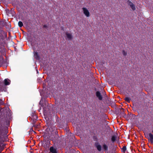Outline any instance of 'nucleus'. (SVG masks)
<instances>
[{
  "mask_svg": "<svg viewBox=\"0 0 153 153\" xmlns=\"http://www.w3.org/2000/svg\"><path fill=\"white\" fill-rule=\"evenodd\" d=\"M149 135L150 140H153V135L151 133H150Z\"/></svg>",
  "mask_w": 153,
  "mask_h": 153,
  "instance_id": "20",
  "label": "nucleus"
},
{
  "mask_svg": "<svg viewBox=\"0 0 153 153\" xmlns=\"http://www.w3.org/2000/svg\"><path fill=\"white\" fill-rule=\"evenodd\" d=\"M43 27L44 28H47L48 27H47V26L46 25H43Z\"/></svg>",
  "mask_w": 153,
  "mask_h": 153,
  "instance_id": "22",
  "label": "nucleus"
},
{
  "mask_svg": "<svg viewBox=\"0 0 153 153\" xmlns=\"http://www.w3.org/2000/svg\"><path fill=\"white\" fill-rule=\"evenodd\" d=\"M124 110V109L122 108L118 109V114L121 117H123L124 118L126 117V116Z\"/></svg>",
  "mask_w": 153,
  "mask_h": 153,
  "instance_id": "3",
  "label": "nucleus"
},
{
  "mask_svg": "<svg viewBox=\"0 0 153 153\" xmlns=\"http://www.w3.org/2000/svg\"><path fill=\"white\" fill-rule=\"evenodd\" d=\"M117 139V137L115 135L113 136L111 138V140L112 142H114Z\"/></svg>",
  "mask_w": 153,
  "mask_h": 153,
  "instance_id": "14",
  "label": "nucleus"
},
{
  "mask_svg": "<svg viewBox=\"0 0 153 153\" xmlns=\"http://www.w3.org/2000/svg\"><path fill=\"white\" fill-rule=\"evenodd\" d=\"M82 9L83 11V13L85 16L87 17H89L90 16V13L87 8L83 7Z\"/></svg>",
  "mask_w": 153,
  "mask_h": 153,
  "instance_id": "5",
  "label": "nucleus"
},
{
  "mask_svg": "<svg viewBox=\"0 0 153 153\" xmlns=\"http://www.w3.org/2000/svg\"><path fill=\"white\" fill-rule=\"evenodd\" d=\"M55 135H56V136H57V134H56V130L55 131Z\"/></svg>",
  "mask_w": 153,
  "mask_h": 153,
  "instance_id": "25",
  "label": "nucleus"
},
{
  "mask_svg": "<svg viewBox=\"0 0 153 153\" xmlns=\"http://www.w3.org/2000/svg\"><path fill=\"white\" fill-rule=\"evenodd\" d=\"M32 123H33V126H35V123L36 122V120H34V119H31Z\"/></svg>",
  "mask_w": 153,
  "mask_h": 153,
  "instance_id": "19",
  "label": "nucleus"
},
{
  "mask_svg": "<svg viewBox=\"0 0 153 153\" xmlns=\"http://www.w3.org/2000/svg\"><path fill=\"white\" fill-rule=\"evenodd\" d=\"M103 148L104 150L105 151H107L108 150V146L104 143L103 145Z\"/></svg>",
  "mask_w": 153,
  "mask_h": 153,
  "instance_id": "13",
  "label": "nucleus"
},
{
  "mask_svg": "<svg viewBox=\"0 0 153 153\" xmlns=\"http://www.w3.org/2000/svg\"><path fill=\"white\" fill-rule=\"evenodd\" d=\"M65 34L67 37L68 39L69 40H71L72 38V36L71 34L68 33V32H66Z\"/></svg>",
  "mask_w": 153,
  "mask_h": 153,
  "instance_id": "12",
  "label": "nucleus"
},
{
  "mask_svg": "<svg viewBox=\"0 0 153 153\" xmlns=\"http://www.w3.org/2000/svg\"><path fill=\"white\" fill-rule=\"evenodd\" d=\"M123 53L124 56H126L127 54L126 52H125L124 50L123 51Z\"/></svg>",
  "mask_w": 153,
  "mask_h": 153,
  "instance_id": "21",
  "label": "nucleus"
},
{
  "mask_svg": "<svg viewBox=\"0 0 153 153\" xmlns=\"http://www.w3.org/2000/svg\"><path fill=\"white\" fill-rule=\"evenodd\" d=\"M2 83L0 81V86L2 85ZM4 104L3 101L2 100L0 99V105H3Z\"/></svg>",
  "mask_w": 153,
  "mask_h": 153,
  "instance_id": "18",
  "label": "nucleus"
},
{
  "mask_svg": "<svg viewBox=\"0 0 153 153\" xmlns=\"http://www.w3.org/2000/svg\"><path fill=\"white\" fill-rule=\"evenodd\" d=\"M54 129V130H56V129L55 128Z\"/></svg>",
  "mask_w": 153,
  "mask_h": 153,
  "instance_id": "28",
  "label": "nucleus"
},
{
  "mask_svg": "<svg viewBox=\"0 0 153 153\" xmlns=\"http://www.w3.org/2000/svg\"><path fill=\"white\" fill-rule=\"evenodd\" d=\"M38 117L36 114H33L31 117V119L37 120Z\"/></svg>",
  "mask_w": 153,
  "mask_h": 153,
  "instance_id": "15",
  "label": "nucleus"
},
{
  "mask_svg": "<svg viewBox=\"0 0 153 153\" xmlns=\"http://www.w3.org/2000/svg\"><path fill=\"white\" fill-rule=\"evenodd\" d=\"M133 129V128H131V129Z\"/></svg>",
  "mask_w": 153,
  "mask_h": 153,
  "instance_id": "27",
  "label": "nucleus"
},
{
  "mask_svg": "<svg viewBox=\"0 0 153 153\" xmlns=\"http://www.w3.org/2000/svg\"><path fill=\"white\" fill-rule=\"evenodd\" d=\"M4 122L3 119V120H0V142L3 141V137L7 133V131H4L2 126V124H3Z\"/></svg>",
  "mask_w": 153,
  "mask_h": 153,
  "instance_id": "1",
  "label": "nucleus"
},
{
  "mask_svg": "<svg viewBox=\"0 0 153 153\" xmlns=\"http://www.w3.org/2000/svg\"><path fill=\"white\" fill-rule=\"evenodd\" d=\"M18 25L20 27H22V26H23V25L22 22L21 21H20L18 23Z\"/></svg>",
  "mask_w": 153,
  "mask_h": 153,
  "instance_id": "17",
  "label": "nucleus"
},
{
  "mask_svg": "<svg viewBox=\"0 0 153 153\" xmlns=\"http://www.w3.org/2000/svg\"><path fill=\"white\" fill-rule=\"evenodd\" d=\"M96 96L98 98L99 100H101L102 99V97L99 91H97L96 92Z\"/></svg>",
  "mask_w": 153,
  "mask_h": 153,
  "instance_id": "7",
  "label": "nucleus"
},
{
  "mask_svg": "<svg viewBox=\"0 0 153 153\" xmlns=\"http://www.w3.org/2000/svg\"><path fill=\"white\" fill-rule=\"evenodd\" d=\"M33 54L34 57L36 60H39L40 59V57L38 52L36 51H34Z\"/></svg>",
  "mask_w": 153,
  "mask_h": 153,
  "instance_id": "8",
  "label": "nucleus"
},
{
  "mask_svg": "<svg viewBox=\"0 0 153 153\" xmlns=\"http://www.w3.org/2000/svg\"><path fill=\"white\" fill-rule=\"evenodd\" d=\"M130 148H131V151H133V147H132L131 146Z\"/></svg>",
  "mask_w": 153,
  "mask_h": 153,
  "instance_id": "24",
  "label": "nucleus"
},
{
  "mask_svg": "<svg viewBox=\"0 0 153 153\" xmlns=\"http://www.w3.org/2000/svg\"><path fill=\"white\" fill-rule=\"evenodd\" d=\"M10 82V81L8 79H6L4 80V84L6 85H9Z\"/></svg>",
  "mask_w": 153,
  "mask_h": 153,
  "instance_id": "11",
  "label": "nucleus"
},
{
  "mask_svg": "<svg viewBox=\"0 0 153 153\" xmlns=\"http://www.w3.org/2000/svg\"><path fill=\"white\" fill-rule=\"evenodd\" d=\"M128 4L129 5L133 10H134V4L130 1H128Z\"/></svg>",
  "mask_w": 153,
  "mask_h": 153,
  "instance_id": "10",
  "label": "nucleus"
},
{
  "mask_svg": "<svg viewBox=\"0 0 153 153\" xmlns=\"http://www.w3.org/2000/svg\"><path fill=\"white\" fill-rule=\"evenodd\" d=\"M122 152H123L125 153V151L126 150V148L125 146H124L121 149Z\"/></svg>",
  "mask_w": 153,
  "mask_h": 153,
  "instance_id": "16",
  "label": "nucleus"
},
{
  "mask_svg": "<svg viewBox=\"0 0 153 153\" xmlns=\"http://www.w3.org/2000/svg\"><path fill=\"white\" fill-rule=\"evenodd\" d=\"M9 25H10V27H11V25H10V24H9Z\"/></svg>",
  "mask_w": 153,
  "mask_h": 153,
  "instance_id": "26",
  "label": "nucleus"
},
{
  "mask_svg": "<svg viewBox=\"0 0 153 153\" xmlns=\"http://www.w3.org/2000/svg\"><path fill=\"white\" fill-rule=\"evenodd\" d=\"M95 146L98 151L100 152L101 151L102 149L100 145L99 144V143H97L95 144Z\"/></svg>",
  "mask_w": 153,
  "mask_h": 153,
  "instance_id": "9",
  "label": "nucleus"
},
{
  "mask_svg": "<svg viewBox=\"0 0 153 153\" xmlns=\"http://www.w3.org/2000/svg\"><path fill=\"white\" fill-rule=\"evenodd\" d=\"M128 120H130L131 123H132L133 124V120H134L133 114L131 113H128Z\"/></svg>",
  "mask_w": 153,
  "mask_h": 153,
  "instance_id": "6",
  "label": "nucleus"
},
{
  "mask_svg": "<svg viewBox=\"0 0 153 153\" xmlns=\"http://www.w3.org/2000/svg\"><path fill=\"white\" fill-rule=\"evenodd\" d=\"M128 97H127L124 98V100L126 101L127 102H130L131 100L133 102L132 103V109L133 110H134V103L133 102V101H134V93L132 91V92H131L130 93H129L128 95Z\"/></svg>",
  "mask_w": 153,
  "mask_h": 153,
  "instance_id": "2",
  "label": "nucleus"
},
{
  "mask_svg": "<svg viewBox=\"0 0 153 153\" xmlns=\"http://www.w3.org/2000/svg\"><path fill=\"white\" fill-rule=\"evenodd\" d=\"M39 104H40L41 106H42V105H43L42 104H41V101H40L39 102Z\"/></svg>",
  "mask_w": 153,
  "mask_h": 153,
  "instance_id": "23",
  "label": "nucleus"
},
{
  "mask_svg": "<svg viewBox=\"0 0 153 153\" xmlns=\"http://www.w3.org/2000/svg\"><path fill=\"white\" fill-rule=\"evenodd\" d=\"M152 132L153 133V131H152Z\"/></svg>",
  "mask_w": 153,
  "mask_h": 153,
  "instance_id": "29",
  "label": "nucleus"
},
{
  "mask_svg": "<svg viewBox=\"0 0 153 153\" xmlns=\"http://www.w3.org/2000/svg\"><path fill=\"white\" fill-rule=\"evenodd\" d=\"M49 153H57V148L55 145H53L50 147Z\"/></svg>",
  "mask_w": 153,
  "mask_h": 153,
  "instance_id": "4",
  "label": "nucleus"
}]
</instances>
